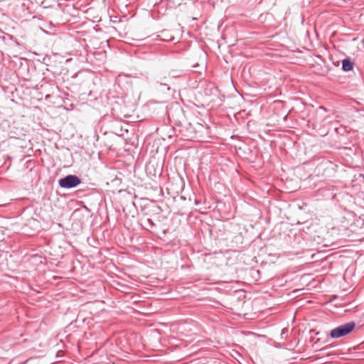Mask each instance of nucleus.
I'll use <instances>...</instances> for the list:
<instances>
[{
    "mask_svg": "<svg viewBox=\"0 0 364 364\" xmlns=\"http://www.w3.org/2000/svg\"><path fill=\"white\" fill-rule=\"evenodd\" d=\"M355 328V323L350 321L333 328L329 335L331 338H339L350 333Z\"/></svg>",
    "mask_w": 364,
    "mask_h": 364,
    "instance_id": "obj_1",
    "label": "nucleus"
},
{
    "mask_svg": "<svg viewBox=\"0 0 364 364\" xmlns=\"http://www.w3.org/2000/svg\"><path fill=\"white\" fill-rule=\"evenodd\" d=\"M81 183V179L75 175H68L58 181L60 187L70 189L77 187Z\"/></svg>",
    "mask_w": 364,
    "mask_h": 364,
    "instance_id": "obj_2",
    "label": "nucleus"
},
{
    "mask_svg": "<svg viewBox=\"0 0 364 364\" xmlns=\"http://www.w3.org/2000/svg\"><path fill=\"white\" fill-rule=\"evenodd\" d=\"M354 63L350 58H345L342 60V69L348 72L353 69Z\"/></svg>",
    "mask_w": 364,
    "mask_h": 364,
    "instance_id": "obj_3",
    "label": "nucleus"
},
{
    "mask_svg": "<svg viewBox=\"0 0 364 364\" xmlns=\"http://www.w3.org/2000/svg\"><path fill=\"white\" fill-rule=\"evenodd\" d=\"M144 225L147 226L149 229H152L156 225L151 219L146 218L144 221Z\"/></svg>",
    "mask_w": 364,
    "mask_h": 364,
    "instance_id": "obj_4",
    "label": "nucleus"
},
{
    "mask_svg": "<svg viewBox=\"0 0 364 364\" xmlns=\"http://www.w3.org/2000/svg\"><path fill=\"white\" fill-rule=\"evenodd\" d=\"M182 73V71L181 70H171L169 73L170 75H171L172 77H178L181 75Z\"/></svg>",
    "mask_w": 364,
    "mask_h": 364,
    "instance_id": "obj_5",
    "label": "nucleus"
},
{
    "mask_svg": "<svg viewBox=\"0 0 364 364\" xmlns=\"http://www.w3.org/2000/svg\"><path fill=\"white\" fill-rule=\"evenodd\" d=\"M157 83H159V85L160 86H162V87H165L166 90H170V87L168 86V84L163 83V82H157Z\"/></svg>",
    "mask_w": 364,
    "mask_h": 364,
    "instance_id": "obj_6",
    "label": "nucleus"
},
{
    "mask_svg": "<svg viewBox=\"0 0 364 364\" xmlns=\"http://www.w3.org/2000/svg\"><path fill=\"white\" fill-rule=\"evenodd\" d=\"M321 111H323V112H326V109L323 107H319L318 110H317V112L318 113L319 112Z\"/></svg>",
    "mask_w": 364,
    "mask_h": 364,
    "instance_id": "obj_7",
    "label": "nucleus"
},
{
    "mask_svg": "<svg viewBox=\"0 0 364 364\" xmlns=\"http://www.w3.org/2000/svg\"><path fill=\"white\" fill-rule=\"evenodd\" d=\"M199 203H200V201H199V200H195V204H196V205H198Z\"/></svg>",
    "mask_w": 364,
    "mask_h": 364,
    "instance_id": "obj_8",
    "label": "nucleus"
},
{
    "mask_svg": "<svg viewBox=\"0 0 364 364\" xmlns=\"http://www.w3.org/2000/svg\"><path fill=\"white\" fill-rule=\"evenodd\" d=\"M287 331V329H283V330H282V334L285 333V331Z\"/></svg>",
    "mask_w": 364,
    "mask_h": 364,
    "instance_id": "obj_9",
    "label": "nucleus"
},
{
    "mask_svg": "<svg viewBox=\"0 0 364 364\" xmlns=\"http://www.w3.org/2000/svg\"><path fill=\"white\" fill-rule=\"evenodd\" d=\"M363 179H364V175L363 176Z\"/></svg>",
    "mask_w": 364,
    "mask_h": 364,
    "instance_id": "obj_10",
    "label": "nucleus"
}]
</instances>
